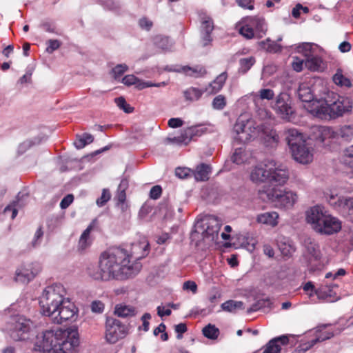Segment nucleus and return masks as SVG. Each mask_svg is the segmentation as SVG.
<instances>
[{"label": "nucleus", "instance_id": "36", "mask_svg": "<svg viewBox=\"0 0 353 353\" xmlns=\"http://www.w3.org/2000/svg\"><path fill=\"white\" fill-rule=\"evenodd\" d=\"M93 141L94 137L92 134L84 133L82 135H77V139L74 144L77 149H81L86 145L92 143Z\"/></svg>", "mask_w": 353, "mask_h": 353}, {"label": "nucleus", "instance_id": "11", "mask_svg": "<svg viewBox=\"0 0 353 353\" xmlns=\"http://www.w3.org/2000/svg\"><path fill=\"white\" fill-rule=\"evenodd\" d=\"M273 108L282 119H289L290 115L293 113L290 95L281 92L276 98Z\"/></svg>", "mask_w": 353, "mask_h": 353}, {"label": "nucleus", "instance_id": "27", "mask_svg": "<svg viewBox=\"0 0 353 353\" xmlns=\"http://www.w3.org/2000/svg\"><path fill=\"white\" fill-rule=\"evenodd\" d=\"M211 172V168L210 165L205 163H201L196 167L194 172H192V174L196 181H206L209 178V174Z\"/></svg>", "mask_w": 353, "mask_h": 353}, {"label": "nucleus", "instance_id": "63", "mask_svg": "<svg viewBox=\"0 0 353 353\" xmlns=\"http://www.w3.org/2000/svg\"><path fill=\"white\" fill-rule=\"evenodd\" d=\"M183 121L180 118H171L168 120V125L170 128H176L183 125Z\"/></svg>", "mask_w": 353, "mask_h": 353}, {"label": "nucleus", "instance_id": "43", "mask_svg": "<svg viewBox=\"0 0 353 353\" xmlns=\"http://www.w3.org/2000/svg\"><path fill=\"white\" fill-rule=\"evenodd\" d=\"M231 159L236 164L243 163L246 160L244 149L242 148H236Z\"/></svg>", "mask_w": 353, "mask_h": 353}, {"label": "nucleus", "instance_id": "24", "mask_svg": "<svg viewBox=\"0 0 353 353\" xmlns=\"http://www.w3.org/2000/svg\"><path fill=\"white\" fill-rule=\"evenodd\" d=\"M297 95L299 99L303 102H309L310 103L308 106V111L310 112V105L313 102L316 101L313 100V94L312 92L309 88V86L305 83H302L299 85V89L297 90Z\"/></svg>", "mask_w": 353, "mask_h": 353}, {"label": "nucleus", "instance_id": "50", "mask_svg": "<svg viewBox=\"0 0 353 353\" xmlns=\"http://www.w3.org/2000/svg\"><path fill=\"white\" fill-rule=\"evenodd\" d=\"M259 96L261 99L271 100L274 97V91L270 88L261 89L259 91Z\"/></svg>", "mask_w": 353, "mask_h": 353}, {"label": "nucleus", "instance_id": "51", "mask_svg": "<svg viewBox=\"0 0 353 353\" xmlns=\"http://www.w3.org/2000/svg\"><path fill=\"white\" fill-rule=\"evenodd\" d=\"M103 6L105 8L112 11L118 10L121 7L119 3L115 0H105Z\"/></svg>", "mask_w": 353, "mask_h": 353}, {"label": "nucleus", "instance_id": "40", "mask_svg": "<svg viewBox=\"0 0 353 353\" xmlns=\"http://www.w3.org/2000/svg\"><path fill=\"white\" fill-rule=\"evenodd\" d=\"M203 335L210 339H216L219 334V330L214 325L208 324L203 328Z\"/></svg>", "mask_w": 353, "mask_h": 353}, {"label": "nucleus", "instance_id": "16", "mask_svg": "<svg viewBox=\"0 0 353 353\" xmlns=\"http://www.w3.org/2000/svg\"><path fill=\"white\" fill-rule=\"evenodd\" d=\"M201 34L203 46H206L212 41L211 33L214 30L212 19L205 14L201 16Z\"/></svg>", "mask_w": 353, "mask_h": 353}, {"label": "nucleus", "instance_id": "26", "mask_svg": "<svg viewBox=\"0 0 353 353\" xmlns=\"http://www.w3.org/2000/svg\"><path fill=\"white\" fill-rule=\"evenodd\" d=\"M304 245L308 253L316 261L321 259V252L319 245L311 238L304 240Z\"/></svg>", "mask_w": 353, "mask_h": 353}, {"label": "nucleus", "instance_id": "35", "mask_svg": "<svg viewBox=\"0 0 353 353\" xmlns=\"http://www.w3.org/2000/svg\"><path fill=\"white\" fill-rule=\"evenodd\" d=\"M333 81L337 85L350 88L352 86L350 80L345 77L343 74V70L340 68L337 69L336 73L332 77Z\"/></svg>", "mask_w": 353, "mask_h": 353}, {"label": "nucleus", "instance_id": "45", "mask_svg": "<svg viewBox=\"0 0 353 353\" xmlns=\"http://www.w3.org/2000/svg\"><path fill=\"white\" fill-rule=\"evenodd\" d=\"M340 136L345 141H350L353 138V124L342 126L339 130Z\"/></svg>", "mask_w": 353, "mask_h": 353}, {"label": "nucleus", "instance_id": "49", "mask_svg": "<svg viewBox=\"0 0 353 353\" xmlns=\"http://www.w3.org/2000/svg\"><path fill=\"white\" fill-rule=\"evenodd\" d=\"M128 67L125 64H118L112 70L114 78L117 79L119 78L125 71H127Z\"/></svg>", "mask_w": 353, "mask_h": 353}, {"label": "nucleus", "instance_id": "41", "mask_svg": "<svg viewBox=\"0 0 353 353\" xmlns=\"http://www.w3.org/2000/svg\"><path fill=\"white\" fill-rule=\"evenodd\" d=\"M245 24L239 28V33L248 39H252L254 37V30L250 23L247 21V18L243 19Z\"/></svg>", "mask_w": 353, "mask_h": 353}, {"label": "nucleus", "instance_id": "22", "mask_svg": "<svg viewBox=\"0 0 353 353\" xmlns=\"http://www.w3.org/2000/svg\"><path fill=\"white\" fill-rule=\"evenodd\" d=\"M315 139L323 143L325 140L335 137V132L330 127L318 126L314 128Z\"/></svg>", "mask_w": 353, "mask_h": 353}, {"label": "nucleus", "instance_id": "21", "mask_svg": "<svg viewBox=\"0 0 353 353\" xmlns=\"http://www.w3.org/2000/svg\"><path fill=\"white\" fill-rule=\"evenodd\" d=\"M227 77L226 72H224L220 74L208 87H206L205 92L210 94H214L219 92L225 84Z\"/></svg>", "mask_w": 353, "mask_h": 353}, {"label": "nucleus", "instance_id": "32", "mask_svg": "<svg viewBox=\"0 0 353 353\" xmlns=\"http://www.w3.org/2000/svg\"><path fill=\"white\" fill-rule=\"evenodd\" d=\"M182 70L188 76L199 78L206 74V70L203 66L196 65L195 67L184 66Z\"/></svg>", "mask_w": 353, "mask_h": 353}, {"label": "nucleus", "instance_id": "47", "mask_svg": "<svg viewBox=\"0 0 353 353\" xmlns=\"http://www.w3.org/2000/svg\"><path fill=\"white\" fill-rule=\"evenodd\" d=\"M343 163L353 169V145L345 150Z\"/></svg>", "mask_w": 353, "mask_h": 353}, {"label": "nucleus", "instance_id": "61", "mask_svg": "<svg viewBox=\"0 0 353 353\" xmlns=\"http://www.w3.org/2000/svg\"><path fill=\"white\" fill-rule=\"evenodd\" d=\"M104 308L103 303L99 301H94L91 304V310L93 312L101 313Z\"/></svg>", "mask_w": 353, "mask_h": 353}, {"label": "nucleus", "instance_id": "33", "mask_svg": "<svg viewBox=\"0 0 353 353\" xmlns=\"http://www.w3.org/2000/svg\"><path fill=\"white\" fill-rule=\"evenodd\" d=\"M272 302L271 300L268 298L266 299H261L258 301H256L254 303H253L251 307H250L247 310L248 313H251L253 312L258 311L261 309L265 308H269L270 309L272 307Z\"/></svg>", "mask_w": 353, "mask_h": 353}, {"label": "nucleus", "instance_id": "53", "mask_svg": "<svg viewBox=\"0 0 353 353\" xmlns=\"http://www.w3.org/2000/svg\"><path fill=\"white\" fill-rule=\"evenodd\" d=\"M139 81L140 80L133 74L126 75L122 79V83L128 86L132 85L137 86Z\"/></svg>", "mask_w": 353, "mask_h": 353}, {"label": "nucleus", "instance_id": "5", "mask_svg": "<svg viewBox=\"0 0 353 353\" xmlns=\"http://www.w3.org/2000/svg\"><path fill=\"white\" fill-rule=\"evenodd\" d=\"M289 178L286 167L273 159H267L254 167L250 172V179L256 183L265 181L284 184Z\"/></svg>", "mask_w": 353, "mask_h": 353}, {"label": "nucleus", "instance_id": "30", "mask_svg": "<svg viewBox=\"0 0 353 353\" xmlns=\"http://www.w3.org/2000/svg\"><path fill=\"white\" fill-rule=\"evenodd\" d=\"M221 309L223 311L235 313L239 310H243V303L242 301H238L234 300H228L223 303L221 305Z\"/></svg>", "mask_w": 353, "mask_h": 353}, {"label": "nucleus", "instance_id": "52", "mask_svg": "<svg viewBox=\"0 0 353 353\" xmlns=\"http://www.w3.org/2000/svg\"><path fill=\"white\" fill-rule=\"evenodd\" d=\"M110 192L106 189H103L101 197L97 200V204L99 206H103L110 200Z\"/></svg>", "mask_w": 353, "mask_h": 353}, {"label": "nucleus", "instance_id": "29", "mask_svg": "<svg viewBox=\"0 0 353 353\" xmlns=\"http://www.w3.org/2000/svg\"><path fill=\"white\" fill-rule=\"evenodd\" d=\"M334 334L331 332H327L325 336H319L314 339L311 340L307 343H301L299 347V352H305L313 347L316 343L320 341H323L325 340L329 339L332 337Z\"/></svg>", "mask_w": 353, "mask_h": 353}, {"label": "nucleus", "instance_id": "23", "mask_svg": "<svg viewBox=\"0 0 353 353\" xmlns=\"http://www.w3.org/2000/svg\"><path fill=\"white\" fill-rule=\"evenodd\" d=\"M279 214L276 212H267L257 215L256 221L259 223L274 227L278 224Z\"/></svg>", "mask_w": 353, "mask_h": 353}, {"label": "nucleus", "instance_id": "46", "mask_svg": "<svg viewBox=\"0 0 353 353\" xmlns=\"http://www.w3.org/2000/svg\"><path fill=\"white\" fill-rule=\"evenodd\" d=\"M114 101L117 105L126 113H131L133 112L134 108L128 104L125 99L123 97L116 98Z\"/></svg>", "mask_w": 353, "mask_h": 353}, {"label": "nucleus", "instance_id": "38", "mask_svg": "<svg viewBox=\"0 0 353 353\" xmlns=\"http://www.w3.org/2000/svg\"><path fill=\"white\" fill-rule=\"evenodd\" d=\"M153 41L155 46L163 50H170L172 47L169 38L167 37L157 35L154 38Z\"/></svg>", "mask_w": 353, "mask_h": 353}, {"label": "nucleus", "instance_id": "28", "mask_svg": "<svg viewBox=\"0 0 353 353\" xmlns=\"http://www.w3.org/2000/svg\"><path fill=\"white\" fill-rule=\"evenodd\" d=\"M114 314L119 317L127 318L134 316L136 314V310L132 306L120 304L116 305Z\"/></svg>", "mask_w": 353, "mask_h": 353}, {"label": "nucleus", "instance_id": "12", "mask_svg": "<svg viewBox=\"0 0 353 353\" xmlns=\"http://www.w3.org/2000/svg\"><path fill=\"white\" fill-rule=\"evenodd\" d=\"M41 270L38 263H32L21 267L16 272L15 280L17 282L27 283L32 280Z\"/></svg>", "mask_w": 353, "mask_h": 353}, {"label": "nucleus", "instance_id": "20", "mask_svg": "<svg viewBox=\"0 0 353 353\" xmlns=\"http://www.w3.org/2000/svg\"><path fill=\"white\" fill-rule=\"evenodd\" d=\"M285 141L290 149L305 141L303 134L294 128L285 130Z\"/></svg>", "mask_w": 353, "mask_h": 353}, {"label": "nucleus", "instance_id": "15", "mask_svg": "<svg viewBox=\"0 0 353 353\" xmlns=\"http://www.w3.org/2000/svg\"><path fill=\"white\" fill-rule=\"evenodd\" d=\"M294 159L303 164L309 163L312 161L313 154L310 148L307 147L305 141L294 146L290 149Z\"/></svg>", "mask_w": 353, "mask_h": 353}, {"label": "nucleus", "instance_id": "58", "mask_svg": "<svg viewBox=\"0 0 353 353\" xmlns=\"http://www.w3.org/2000/svg\"><path fill=\"white\" fill-rule=\"evenodd\" d=\"M292 63V68L296 72H301L303 70V65H305V60L301 59L296 57H293Z\"/></svg>", "mask_w": 353, "mask_h": 353}, {"label": "nucleus", "instance_id": "25", "mask_svg": "<svg viewBox=\"0 0 353 353\" xmlns=\"http://www.w3.org/2000/svg\"><path fill=\"white\" fill-rule=\"evenodd\" d=\"M247 21L250 23L252 28H255L259 37H262L265 33L267 30V26L263 18L259 17H247Z\"/></svg>", "mask_w": 353, "mask_h": 353}, {"label": "nucleus", "instance_id": "39", "mask_svg": "<svg viewBox=\"0 0 353 353\" xmlns=\"http://www.w3.org/2000/svg\"><path fill=\"white\" fill-rule=\"evenodd\" d=\"M203 94V91L191 87L183 92L184 97L187 101H194L200 99Z\"/></svg>", "mask_w": 353, "mask_h": 353}, {"label": "nucleus", "instance_id": "9", "mask_svg": "<svg viewBox=\"0 0 353 353\" xmlns=\"http://www.w3.org/2000/svg\"><path fill=\"white\" fill-rule=\"evenodd\" d=\"M127 326L119 319L108 317L105 322V339L111 344L116 343L127 334Z\"/></svg>", "mask_w": 353, "mask_h": 353}, {"label": "nucleus", "instance_id": "48", "mask_svg": "<svg viewBox=\"0 0 353 353\" xmlns=\"http://www.w3.org/2000/svg\"><path fill=\"white\" fill-rule=\"evenodd\" d=\"M226 105L225 98L223 95L216 96L212 101V106L214 109L222 110Z\"/></svg>", "mask_w": 353, "mask_h": 353}, {"label": "nucleus", "instance_id": "42", "mask_svg": "<svg viewBox=\"0 0 353 353\" xmlns=\"http://www.w3.org/2000/svg\"><path fill=\"white\" fill-rule=\"evenodd\" d=\"M314 46H316L314 43H302L297 46L296 49L298 52L302 53L307 58L313 55L312 48Z\"/></svg>", "mask_w": 353, "mask_h": 353}, {"label": "nucleus", "instance_id": "10", "mask_svg": "<svg viewBox=\"0 0 353 353\" xmlns=\"http://www.w3.org/2000/svg\"><path fill=\"white\" fill-rule=\"evenodd\" d=\"M77 314V309L68 298L65 299L57 310V312L50 315L54 323L61 324L73 319Z\"/></svg>", "mask_w": 353, "mask_h": 353}, {"label": "nucleus", "instance_id": "34", "mask_svg": "<svg viewBox=\"0 0 353 353\" xmlns=\"http://www.w3.org/2000/svg\"><path fill=\"white\" fill-rule=\"evenodd\" d=\"M23 205V204L21 203L20 194H19L17 196V200L6 207L3 212L5 214H8V213L11 212V218L14 219L17 215L18 208H22Z\"/></svg>", "mask_w": 353, "mask_h": 353}, {"label": "nucleus", "instance_id": "64", "mask_svg": "<svg viewBox=\"0 0 353 353\" xmlns=\"http://www.w3.org/2000/svg\"><path fill=\"white\" fill-rule=\"evenodd\" d=\"M139 24L142 29L150 30L152 26V22L147 18H142L139 20Z\"/></svg>", "mask_w": 353, "mask_h": 353}, {"label": "nucleus", "instance_id": "1", "mask_svg": "<svg viewBox=\"0 0 353 353\" xmlns=\"http://www.w3.org/2000/svg\"><path fill=\"white\" fill-rule=\"evenodd\" d=\"M131 255L121 247H112L101 253L99 269L89 270V274L95 280L108 281H123L138 274L142 268L139 261H130Z\"/></svg>", "mask_w": 353, "mask_h": 353}, {"label": "nucleus", "instance_id": "56", "mask_svg": "<svg viewBox=\"0 0 353 353\" xmlns=\"http://www.w3.org/2000/svg\"><path fill=\"white\" fill-rule=\"evenodd\" d=\"M48 47L46 51L48 53H52L60 47L61 43L57 39H50L47 41Z\"/></svg>", "mask_w": 353, "mask_h": 353}, {"label": "nucleus", "instance_id": "57", "mask_svg": "<svg viewBox=\"0 0 353 353\" xmlns=\"http://www.w3.org/2000/svg\"><path fill=\"white\" fill-rule=\"evenodd\" d=\"M188 128L193 138L202 135L206 131V128L201 125L192 126Z\"/></svg>", "mask_w": 353, "mask_h": 353}, {"label": "nucleus", "instance_id": "31", "mask_svg": "<svg viewBox=\"0 0 353 353\" xmlns=\"http://www.w3.org/2000/svg\"><path fill=\"white\" fill-rule=\"evenodd\" d=\"M334 205L347 211L349 214H353V197L340 196Z\"/></svg>", "mask_w": 353, "mask_h": 353}, {"label": "nucleus", "instance_id": "62", "mask_svg": "<svg viewBox=\"0 0 353 353\" xmlns=\"http://www.w3.org/2000/svg\"><path fill=\"white\" fill-rule=\"evenodd\" d=\"M175 331L178 334L176 338L181 339L182 338V334L187 331V326L185 323H179L175 325Z\"/></svg>", "mask_w": 353, "mask_h": 353}, {"label": "nucleus", "instance_id": "17", "mask_svg": "<svg viewBox=\"0 0 353 353\" xmlns=\"http://www.w3.org/2000/svg\"><path fill=\"white\" fill-rule=\"evenodd\" d=\"M99 230V223L97 218L94 219L87 228L81 234L79 244L81 249H85L92 242L90 233L92 231H98Z\"/></svg>", "mask_w": 353, "mask_h": 353}, {"label": "nucleus", "instance_id": "8", "mask_svg": "<svg viewBox=\"0 0 353 353\" xmlns=\"http://www.w3.org/2000/svg\"><path fill=\"white\" fill-rule=\"evenodd\" d=\"M260 194L262 197L263 194H265L267 200L285 208H292L298 198L297 194L292 191H283L276 188L263 190Z\"/></svg>", "mask_w": 353, "mask_h": 353}, {"label": "nucleus", "instance_id": "7", "mask_svg": "<svg viewBox=\"0 0 353 353\" xmlns=\"http://www.w3.org/2000/svg\"><path fill=\"white\" fill-rule=\"evenodd\" d=\"M234 139L240 143H245L256 137L260 132L258 125L252 120L239 117L234 125Z\"/></svg>", "mask_w": 353, "mask_h": 353}, {"label": "nucleus", "instance_id": "2", "mask_svg": "<svg viewBox=\"0 0 353 353\" xmlns=\"http://www.w3.org/2000/svg\"><path fill=\"white\" fill-rule=\"evenodd\" d=\"M79 339L68 330H46L37 336L34 349L48 353H75Z\"/></svg>", "mask_w": 353, "mask_h": 353}, {"label": "nucleus", "instance_id": "14", "mask_svg": "<svg viewBox=\"0 0 353 353\" xmlns=\"http://www.w3.org/2000/svg\"><path fill=\"white\" fill-rule=\"evenodd\" d=\"M222 225V221L217 216L211 215L206 219V228L203 232V238L214 241L218 239L219 232Z\"/></svg>", "mask_w": 353, "mask_h": 353}, {"label": "nucleus", "instance_id": "19", "mask_svg": "<svg viewBox=\"0 0 353 353\" xmlns=\"http://www.w3.org/2000/svg\"><path fill=\"white\" fill-rule=\"evenodd\" d=\"M288 342V337L285 335L274 338L268 342L263 353H280L281 346L279 343L286 345Z\"/></svg>", "mask_w": 353, "mask_h": 353}, {"label": "nucleus", "instance_id": "13", "mask_svg": "<svg viewBox=\"0 0 353 353\" xmlns=\"http://www.w3.org/2000/svg\"><path fill=\"white\" fill-rule=\"evenodd\" d=\"M258 128L260 129L258 136L261 137L265 145L269 148H275L280 139L276 131L264 124L258 125Z\"/></svg>", "mask_w": 353, "mask_h": 353}, {"label": "nucleus", "instance_id": "60", "mask_svg": "<svg viewBox=\"0 0 353 353\" xmlns=\"http://www.w3.org/2000/svg\"><path fill=\"white\" fill-rule=\"evenodd\" d=\"M162 192V189L159 185L153 186L150 192V196L153 199H157L160 197Z\"/></svg>", "mask_w": 353, "mask_h": 353}, {"label": "nucleus", "instance_id": "6", "mask_svg": "<svg viewBox=\"0 0 353 353\" xmlns=\"http://www.w3.org/2000/svg\"><path fill=\"white\" fill-rule=\"evenodd\" d=\"M65 288L60 283L46 287L39 299L43 314L50 316L56 314L59 306L65 299Z\"/></svg>", "mask_w": 353, "mask_h": 353}, {"label": "nucleus", "instance_id": "3", "mask_svg": "<svg viewBox=\"0 0 353 353\" xmlns=\"http://www.w3.org/2000/svg\"><path fill=\"white\" fill-rule=\"evenodd\" d=\"M353 103L348 97L336 96L334 100L321 99L312 103L310 113L322 120H330L342 117L352 110Z\"/></svg>", "mask_w": 353, "mask_h": 353}, {"label": "nucleus", "instance_id": "59", "mask_svg": "<svg viewBox=\"0 0 353 353\" xmlns=\"http://www.w3.org/2000/svg\"><path fill=\"white\" fill-rule=\"evenodd\" d=\"M74 200V196L72 194L66 195L61 201L60 207L61 209H66Z\"/></svg>", "mask_w": 353, "mask_h": 353}, {"label": "nucleus", "instance_id": "18", "mask_svg": "<svg viewBox=\"0 0 353 353\" xmlns=\"http://www.w3.org/2000/svg\"><path fill=\"white\" fill-rule=\"evenodd\" d=\"M315 294L320 300L327 302H334L339 299L336 292L330 288L328 285H322L321 288L315 290Z\"/></svg>", "mask_w": 353, "mask_h": 353}, {"label": "nucleus", "instance_id": "44", "mask_svg": "<svg viewBox=\"0 0 353 353\" xmlns=\"http://www.w3.org/2000/svg\"><path fill=\"white\" fill-rule=\"evenodd\" d=\"M254 62L255 59L252 57L241 59L239 61V70L243 73L247 72L254 65Z\"/></svg>", "mask_w": 353, "mask_h": 353}, {"label": "nucleus", "instance_id": "54", "mask_svg": "<svg viewBox=\"0 0 353 353\" xmlns=\"http://www.w3.org/2000/svg\"><path fill=\"white\" fill-rule=\"evenodd\" d=\"M179 136L182 141V144L184 145H187L188 143H189L190 141L193 139V137L192 136L188 128L183 130Z\"/></svg>", "mask_w": 353, "mask_h": 353}, {"label": "nucleus", "instance_id": "4", "mask_svg": "<svg viewBox=\"0 0 353 353\" xmlns=\"http://www.w3.org/2000/svg\"><path fill=\"white\" fill-rule=\"evenodd\" d=\"M306 220L314 232L321 235L337 234L342 228V223L338 218L319 205L312 207L306 212Z\"/></svg>", "mask_w": 353, "mask_h": 353}, {"label": "nucleus", "instance_id": "55", "mask_svg": "<svg viewBox=\"0 0 353 353\" xmlns=\"http://www.w3.org/2000/svg\"><path fill=\"white\" fill-rule=\"evenodd\" d=\"M191 174H192V171L187 168H177L175 170L176 176L180 179L187 178Z\"/></svg>", "mask_w": 353, "mask_h": 353}, {"label": "nucleus", "instance_id": "37", "mask_svg": "<svg viewBox=\"0 0 353 353\" xmlns=\"http://www.w3.org/2000/svg\"><path fill=\"white\" fill-rule=\"evenodd\" d=\"M321 59L317 56L312 55L305 58V66L307 69L313 71L319 70L321 68Z\"/></svg>", "mask_w": 353, "mask_h": 353}]
</instances>
